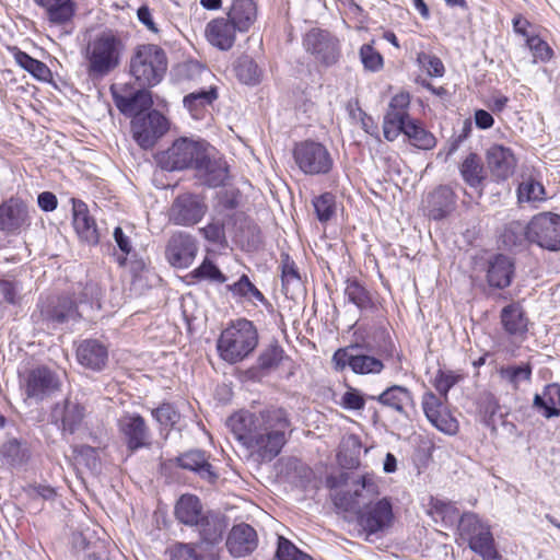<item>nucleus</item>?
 Returning <instances> with one entry per match:
<instances>
[{
    "label": "nucleus",
    "instance_id": "obj_40",
    "mask_svg": "<svg viewBox=\"0 0 560 560\" xmlns=\"http://www.w3.org/2000/svg\"><path fill=\"white\" fill-rule=\"evenodd\" d=\"M504 246L509 249L523 247L530 244L529 222L526 224L521 221L508 223L501 235Z\"/></svg>",
    "mask_w": 560,
    "mask_h": 560
},
{
    "label": "nucleus",
    "instance_id": "obj_27",
    "mask_svg": "<svg viewBox=\"0 0 560 560\" xmlns=\"http://www.w3.org/2000/svg\"><path fill=\"white\" fill-rule=\"evenodd\" d=\"M117 108L127 116L144 115L143 112L151 108L153 101L149 90L141 88L131 94L113 93Z\"/></svg>",
    "mask_w": 560,
    "mask_h": 560
},
{
    "label": "nucleus",
    "instance_id": "obj_28",
    "mask_svg": "<svg viewBox=\"0 0 560 560\" xmlns=\"http://www.w3.org/2000/svg\"><path fill=\"white\" fill-rule=\"evenodd\" d=\"M179 467L195 471L198 476L210 483L218 479L213 466L209 463L206 452L200 450H191L176 458Z\"/></svg>",
    "mask_w": 560,
    "mask_h": 560
},
{
    "label": "nucleus",
    "instance_id": "obj_19",
    "mask_svg": "<svg viewBox=\"0 0 560 560\" xmlns=\"http://www.w3.org/2000/svg\"><path fill=\"white\" fill-rule=\"evenodd\" d=\"M444 400L432 392L422 397V408L428 420L441 432L454 435L458 431V421L451 415Z\"/></svg>",
    "mask_w": 560,
    "mask_h": 560
},
{
    "label": "nucleus",
    "instance_id": "obj_21",
    "mask_svg": "<svg viewBox=\"0 0 560 560\" xmlns=\"http://www.w3.org/2000/svg\"><path fill=\"white\" fill-rule=\"evenodd\" d=\"M118 425L130 451H137L150 444V431L140 415L127 413L119 419Z\"/></svg>",
    "mask_w": 560,
    "mask_h": 560
},
{
    "label": "nucleus",
    "instance_id": "obj_36",
    "mask_svg": "<svg viewBox=\"0 0 560 560\" xmlns=\"http://www.w3.org/2000/svg\"><path fill=\"white\" fill-rule=\"evenodd\" d=\"M196 527L203 541L214 545L222 540L228 523L225 516L219 513L205 512Z\"/></svg>",
    "mask_w": 560,
    "mask_h": 560
},
{
    "label": "nucleus",
    "instance_id": "obj_23",
    "mask_svg": "<svg viewBox=\"0 0 560 560\" xmlns=\"http://www.w3.org/2000/svg\"><path fill=\"white\" fill-rule=\"evenodd\" d=\"M486 158L488 167L497 179L504 180L513 175L517 162L510 148L493 144L487 150Z\"/></svg>",
    "mask_w": 560,
    "mask_h": 560
},
{
    "label": "nucleus",
    "instance_id": "obj_60",
    "mask_svg": "<svg viewBox=\"0 0 560 560\" xmlns=\"http://www.w3.org/2000/svg\"><path fill=\"white\" fill-rule=\"evenodd\" d=\"M200 232L209 242H212L214 244L225 243L224 225L219 221H213L206 225L205 228H201Z\"/></svg>",
    "mask_w": 560,
    "mask_h": 560
},
{
    "label": "nucleus",
    "instance_id": "obj_47",
    "mask_svg": "<svg viewBox=\"0 0 560 560\" xmlns=\"http://www.w3.org/2000/svg\"><path fill=\"white\" fill-rule=\"evenodd\" d=\"M14 59L19 66L37 79H45L49 74V69L44 62L32 58L24 51L16 50Z\"/></svg>",
    "mask_w": 560,
    "mask_h": 560
},
{
    "label": "nucleus",
    "instance_id": "obj_48",
    "mask_svg": "<svg viewBox=\"0 0 560 560\" xmlns=\"http://www.w3.org/2000/svg\"><path fill=\"white\" fill-rule=\"evenodd\" d=\"M313 206L317 219L327 222L336 212V198L331 192H324L313 200Z\"/></svg>",
    "mask_w": 560,
    "mask_h": 560
},
{
    "label": "nucleus",
    "instance_id": "obj_52",
    "mask_svg": "<svg viewBox=\"0 0 560 560\" xmlns=\"http://www.w3.org/2000/svg\"><path fill=\"white\" fill-rule=\"evenodd\" d=\"M500 375L502 378L511 383L512 386L516 389L518 388V385L522 381H530L532 366L528 363L520 366H505L500 370Z\"/></svg>",
    "mask_w": 560,
    "mask_h": 560
},
{
    "label": "nucleus",
    "instance_id": "obj_51",
    "mask_svg": "<svg viewBox=\"0 0 560 560\" xmlns=\"http://www.w3.org/2000/svg\"><path fill=\"white\" fill-rule=\"evenodd\" d=\"M233 294L246 298L249 301L265 302L264 294L250 282L246 275H243L237 282L229 285Z\"/></svg>",
    "mask_w": 560,
    "mask_h": 560
},
{
    "label": "nucleus",
    "instance_id": "obj_18",
    "mask_svg": "<svg viewBox=\"0 0 560 560\" xmlns=\"http://www.w3.org/2000/svg\"><path fill=\"white\" fill-rule=\"evenodd\" d=\"M51 422L66 434L75 433L85 418V408L77 400L65 399L57 402L50 412Z\"/></svg>",
    "mask_w": 560,
    "mask_h": 560
},
{
    "label": "nucleus",
    "instance_id": "obj_13",
    "mask_svg": "<svg viewBox=\"0 0 560 560\" xmlns=\"http://www.w3.org/2000/svg\"><path fill=\"white\" fill-rule=\"evenodd\" d=\"M168 127L167 119L155 109L144 115H136L131 120L133 139L144 150L153 148L158 139L166 133Z\"/></svg>",
    "mask_w": 560,
    "mask_h": 560
},
{
    "label": "nucleus",
    "instance_id": "obj_55",
    "mask_svg": "<svg viewBox=\"0 0 560 560\" xmlns=\"http://www.w3.org/2000/svg\"><path fill=\"white\" fill-rule=\"evenodd\" d=\"M460 375L456 374L454 371H443L439 370L433 382V386L439 392L441 396H443L444 401L447 400V393L450 389L459 382Z\"/></svg>",
    "mask_w": 560,
    "mask_h": 560
},
{
    "label": "nucleus",
    "instance_id": "obj_42",
    "mask_svg": "<svg viewBox=\"0 0 560 560\" xmlns=\"http://www.w3.org/2000/svg\"><path fill=\"white\" fill-rule=\"evenodd\" d=\"M362 444L357 435H349L342 442V450L338 454L339 464L348 469L360 465V453Z\"/></svg>",
    "mask_w": 560,
    "mask_h": 560
},
{
    "label": "nucleus",
    "instance_id": "obj_39",
    "mask_svg": "<svg viewBox=\"0 0 560 560\" xmlns=\"http://www.w3.org/2000/svg\"><path fill=\"white\" fill-rule=\"evenodd\" d=\"M463 180L471 188L483 185L486 171L481 159L476 153H469L459 165Z\"/></svg>",
    "mask_w": 560,
    "mask_h": 560
},
{
    "label": "nucleus",
    "instance_id": "obj_12",
    "mask_svg": "<svg viewBox=\"0 0 560 560\" xmlns=\"http://www.w3.org/2000/svg\"><path fill=\"white\" fill-rule=\"evenodd\" d=\"M530 244L540 248L560 250V214L540 212L529 220Z\"/></svg>",
    "mask_w": 560,
    "mask_h": 560
},
{
    "label": "nucleus",
    "instance_id": "obj_38",
    "mask_svg": "<svg viewBox=\"0 0 560 560\" xmlns=\"http://www.w3.org/2000/svg\"><path fill=\"white\" fill-rule=\"evenodd\" d=\"M560 385L557 383L549 384L541 394L534 397V408L546 418L559 416L560 410Z\"/></svg>",
    "mask_w": 560,
    "mask_h": 560
},
{
    "label": "nucleus",
    "instance_id": "obj_5",
    "mask_svg": "<svg viewBox=\"0 0 560 560\" xmlns=\"http://www.w3.org/2000/svg\"><path fill=\"white\" fill-rule=\"evenodd\" d=\"M167 69L165 51L153 44L138 46L130 57L129 70L141 88L159 84Z\"/></svg>",
    "mask_w": 560,
    "mask_h": 560
},
{
    "label": "nucleus",
    "instance_id": "obj_16",
    "mask_svg": "<svg viewBox=\"0 0 560 560\" xmlns=\"http://www.w3.org/2000/svg\"><path fill=\"white\" fill-rule=\"evenodd\" d=\"M357 514L358 524L368 536L384 532L390 527L394 518L392 503L385 498L366 505Z\"/></svg>",
    "mask_w": 560,
    "mask_h": 560
},
{
    "label": "nucleus",
    "instance_id": "obj_32",
    "mask_svg": "<svg viewBox=\"0 0 560 560\" xmlns=\"http://www.w3.org/2000/svg\"><path fill=\"white\" fill-rule=\"evenodd\" d=\"M455 206V194L451 187L441 185L427 197L429 217L433 220H442L448 215Z\"/></svg>",
    "mask_w": 560,
    "mask_h": 560
},
{
    "label": "nucleus",
    "instance_id": "obj_25",
    "mask_svg": "<svg viewBox=\"0 0 560 560\" xmlns=\"http://www.w3.org/2000/svg\"><path fill=\"white\" fill-rule=\"evenodd\" d=\"M195 171L198 177L210 187L223 185L228 176L226 163L222 159L213 158L209 145H207L202 159L196 164Z\"/></svg>",
    "mask_w": 560,
    "mask_h": 560
},
{
    "label": "nucleus",
    "instance_id": "obj_50",
    "mask_svg": "<svg viewBox=\"0 0 560 560\" xmlns=\"http://www.w3.org/2000/svg\"><path fill=\"white\" fill-rule=\"evenodd\" d=\"M190 276L197 280H208L215 283H224L226 281V277L221 270L207 258L199 267L191 271Z\"/></svg>",
    "mask_w": 560,
    "mask_h": 560
},
{
    "label": "nucleus",
    "instance_id": "obj_9",
    "mask_svg": "<svg viewBox=\"0 0 560 560\" xmlns=\"http://www.w3.org/2000/svg\"><path fill=\"white\" fill-rule=\"evenodd\" d=\"M20 384L25 400L39 402L58 392L61 382L55 371L42 365L26 371Z\"/></svg>",
    "mask_w": 560,
    "mask_h": 560
},
{
    "label": "nucleus",
    "instance_id": "obj_3",
    "mask_svg": "<svg viewBox=\"0 0 560 560\" xmlns=\"http://www.w3.org/2000/svg\"><path fill=\"white\" fill-rule=\"evenodd\" d=\"M125 51L121 37L106 30L91 38L84 50L86 72L92 79H102L119 67Z\"/></svg>",
    "mask_w": 560,
    "mask_h": 560
},
{
    "label": "nucleus",
    "instance_id": "obj_54",
    "mask_svg": "<svg viewBox=\"0 0 560 560\" xmlns=\"http://www.w3.org/2000/svg\"><path fill=\"white\" fill-rule=\"evenodd\" d=\"M359 54L361 62L366 70L376 72L383 68V57L371 44L362 45Z\"/></svg>",
    "mask_w": 560,
    "mask_h": 560
},
{
    "label": "nucleus",
    "instance_id": "obj_15",
    "mask_svg": "<svg viewBox=\"0 0 560 560\" xmlns=\"http://www.w3.org/2000/svg\"><path fill=\"white\" fill-rule=\"evenodd\" d=\"M80 317L75 303L68 296H49L40 301L32 318L35 323L63 324Z\"/></svg>",
    "mask_w": 560,
    "mask_h": 560
},
{
    "label": "nucleus",
    "instance_id": "obj_24",
    "mask_svg": "<svg viewBox=\"0 0 560 560\" xmlns=\"http://www.w3.org/2000/svg\"><path fill=\"white\" fill-rule=\"evenodd\" d=\"M256 530L248 524L234 525L228 536L226 547L233 557H245L257 548Z\"/></svg>",
    "mask_w": 560,
    "mask_h": 560
},
{
    "label": "nucleus",
    "instance_id": "obj_2",
    "mask_svg": "<svg viewBox=\"0 0 560 560\" xmlns=\"http://www.w3.org/2000/svg\"><path fill=\"white\" fill-rule=\"evenodd\" d=\"M410 95L400 92L390 98L383 119V133L387 141H395L404 133L410 143L420 150H431L436 145V138L420 122L409 116Z\"/></svg>",
    "mask_w": 560,
    "mask_h": 560
},
{
    "label": "nucleus",
    "instance_id": "obj_57",
    "mask_svg": "<svg viewBox=\"0 0 560 560\" xmlns=\"http://www.w3.org/2000/svg\"><path fill=\"white\" fill-rule=\"evenodd\" d=\"M527 46L529 47L534 61L546 62L552 57V50L549 45L538 36H527Z\"/></svg>",
    "mask_w": 560,
    "mask_h": 560
},
{
    "label": "nucleus",
    "instance_id": "obj_26",
    "mask_svg": "<svg viewBox=\"0 0 560 560\" xmlns=\"http://www.w3.org/2000/svg\"><path fill=\"white\" fill-rule=\"evenodd\" d=\"M238 28L229 20L219 18L210 21L206 26L208 42L221 50H229L235 43Z\"/></svg>",
    "mask_w": 560,
    "mask_h": 560
},
{
    "label": "nucleus",
    "instance_id": "obj_49",
    "mask_svg": "<svg viewBox=\"0 0 560 560\" xmlns=\"http://www.w3.org/2000/svg\"><path fill=\"white\" fill-rule=\"evenodd\" d=\"M235 70L237 78L243 83L256 84L259 82L260 70L253 59L248 57L241 58Z\"/></svg>",
    "mask_w": 560,
    "mask_h": 560
},
{
    "label": "nucleus",
    "instance_id": "obj_53",
    "mask_svg": "<svg viewBox=\"0 0 560 560\" xmlns=\"http://www.w3.org/2000/svg\"><path fill=\"white\" fill-rule=\"evenodd\" d=\"M278 560H312V557L298 549L289 539L279 536L276 552Z\"/></svg>",
    "mask_w": 560,
    "mask_h": 560
},
{
    "label": "nucleus",
    "instance_id": "obj_11",
    "mask_svg": "<svg viewBox=\"0 0 560 560\" xmlns=\"http://www.w3.org/2000/svg\"><path fill=\"white\" fill-rule=\"evenodd\" d=\"M303 47L316 62L325 67L338 62L341 56L340 40L327 30H310L303 37Z\"/></svg>",
    "mask_w": 560,
    "mask_h": 560
},
{
    "label": "nucleus",
    "instance_id": "obj_46",
    "mask_svg": "<svg viewBox=\"0 0 560 560\" xmlns=\"http://www.w3.org/2000/svg\"><path fill=\"white\" fill-rule=\"evenodd\" d=\"M345 294L351 303L361 310L368 308L372 304L369 291L357 280L347 281Z\"/></svg>",
    "mask_w": 560,
    "mask_h": 560
},
{
    "label": "nucleus",
    "instance_id": "obj_20",
    "mask_svg": "<svg viewBox=\"0 0 560 560\" xmlns=\"http://www.w3.org/2000/svg\"><path fill=\"white\" fill-rule=\"evenodd\" d=\"M44 10V19L50 27L63 30L67 34L72 26L77 11L73 0H33Z\"/></svg>",
    "mask_w": 560,
    "mask_h": 560
},
{
    "label": "nucleus",
    "instance_id": "obj_45",
    "mask_svg": "<svg viewBox=\"0 0 560 560\" xmlns=\"http://www.w3.org/2000/svg\"><path fill=\"white\" fill-rule=\"evenodd\" d=\"M1 463L11 467L23 464L26 458V452L22 448L20 442L15 439L9 440L0 447Z\"/></svg>",
    "mask_w": 560,
    "mask_h": 560
},
{
    "label": "nucleus",
    "instance_id": "obj_59",
    "mask_svg": "<svg viewBox=\"0 0 560 560\" xmlns=\"http://www.w3.org/2000/svg\"><path fill=\"white\" fill-rule=\"evenodd\" d=\"M301 278L293 260L289 255H282V284L285 290L290 284H300Z\"/></svg>",
    "mask_w": 560,
    "mask_h": 560
},
{
    "label": "nucleus",
    "instance_id": "obj_37",
    "mask_svg": "<svg viewBox=\"0 0 560 560\" xmlns=\"http://www.w3.org/2000/svg\"><path fill=\"white\" fill-rule=\"evenodd\" d=\"M514 266L504 255H498L490 261L487 279L490 287L503 289L510 285Z\"/></svg>",
    "mask_w": 560,
    "mask_h": 560
},
{
    "label": "nucleus",
    "instance_id": "obj_58",
    "mask_svg": "<svg viewBox=\"0 0 560 560\" xmlns=\"http://www.w3.org/2000/svg\"><path fill=\"white\" fill-rule=\"evenodd\" d=\"M167 552L171 560H200L196 546L192 544L176 542L167 549Z\"/></svg>",
    "mask_w": 560,
    "mask_h": 560
},
{
    "label": "nucleus",
    "instance_id": "obj_10",
    "mask_svg": "<svg viewBox=\"0 0 560 560\" xmlns=\"http://www.w3.org/2000/svg\"><path fill=\"white\" fill-rule=\"evenodd\" d=\"M331 361L337 371H343L348 366L354 374L360 375L380 374L385 366L382 359L365 353L359 343L338 349Z\"/></svg>",
    "mask_w": 560,
    "mask_h": 560
},
{
    "label": "nucleus",
    "instance_id": "obj_31",
    "mask_svg": "<svg viewBox=\"0 0 560 560\" xmlns=\"http://www.w3.org/2000/svg\"><path fill=\"white\" fill-rule=\"evenodd\" d=\"M73 226L79 237L92 245L98 243L100 235L95 220L89 214L86 205L81 200L73 199Z\"/></svg>",
    "mask_w": 560,
    "mask_h": 560
},
{
    "label": "nucleus",
    "instance_id": "obj_43",
    "mask_svg": "<svg viewBox=\"0 0 560 560\" xmlns=\"http://www.w3.org/2000/svg\"><path fill=\"white\" fill-rule=\"evenodd\" d=\"M518 202H540L547 199L542 184L532 177L524 178L517 188Z\"/></svg>",
    "mask_w": 560,
    "mask_h": 560
},
{
    "label": "nucleus",
    "instance_id": "obj_7",
    "mask_svg": "<svg viewBox=\"0 0 560 560\" xmlns=\"http://www.w3.org/2000/svg\"><path fill=\"white\" fill-rule=\"evenodd\" d=\"M205 141L179 138L158 155L159 165L166 171H179L192 167L202 159L207 148Z\"/></svg>",
    "mask_w": 560,
    "mask_h": 560
},
{
    "label": "nucleus",
    "instance_id": "obj_34",
    "mask_svg": "<svg viewBox=\"0 0 560 560\" xmlns=\"http://www.w3.org/2000/svg\"><path fill=\"white\" fill-rule=\"evenodd\" d=\"M205 514L203 506L198 497L194 494H183L177 500L174 508L176 520L186 526H196L200 523Z\"/></svg>",
    "mask_w": 560,
    "mask_h": 560
},
{
    "label": "nucleus",
    "instance_id": "obj_62",
    "mask_svg": "<svg viewBox=\"0 0 560 560\" xmlns=\"http://www.w3.org/2000/svg\"><path fill=\"white\" fill-rule=\"evenodd\" d=\"M282 359V350L278 346H272L266 349L259 355V365L262 369H270L277 366Z\"/></svg>",
    "mask_w": 560,
    "mask_h": 560
},
{
    "label": "nucleus",
    "instance_id": "obj_6",
    "mask_svg": "<svg viewBox=\"0 0 560 560\" xmlns=\"http://www.w3.org/2000/svg\"><path fill=\"white\" fill-rule=\"evenodd\" d=\"M458 533L483 560H495L499 557L490 526L477 514L464 513L458 521Z\"/></svg>",
    "mask_w": 560,
    "mask_h": 560
},
{
    "label": "nucleus",
    "instance_id": "obj_41",
    "mask_svg": "<svg viewBox=\"0 0 560 560\" xmlns=\"http://www.w3.org/2000/svg\"><path fill=\"white\" fill-rule=\"evenodd\" d=\"M501 320L505 330L511 335L523 334L527 330V319L518 305L505 306L501 312Z\"/></svg>",
    "mask_w": 560,
    "mask_h": 560
},
{
    "label": "nucleus",
    "instance_id": "obj_4",
    "mask_svg": "<svg viewBox=\"0 0 560 560\" xmlns=\"http://www.w3.org/2000/svg\"><path fill=\"white\" fill-rule=\"evenodd\" d=\"M257 343L258 332L254 324L242 318L232 323L221 332L217 348L224 361L236 363L248 357Z\"/></svg>",
    "mask_w": 560,
    "mask_h": 560
},
{
    "label": "nucleus",
    "instance_id": "obj_29",
    "mask_svg": "<svg viewBox=\"0 0 560 560\" xmlns=\"http://www.w3.org/2000/svg\"><path fill=\"white\" fill-rule=\"evenodd\" d=\"M77 358L83 366L100 371L108 360V350L106 346L95 339L82 341L77 349Z\"/></svg>",
    "mask_w": 560,
    "mask_h": 560
},
{
    "label": "nucleus",
    "instance_id": "obj_33",
    "mask_svg": "<svg viewBox=\"0 0 560 560\" xmlns=\"http://www.w3.org/2000/svg\"><path fill=\"white\" fill-rule=\"evenodd\" d=\"M28 223V211L26 205L11 198L0 206V230L15 231Z\"/></svg>",
    "mask_w": 560,
    "mask_h": 560
},
{
    "label": "nucleus",
    "instance_id": "obj_14",
    "mask_svg": "<svg viewBox=\"0 0 560 560\" xmlns=\"http://www.w3.org/2000/svg\"><path fill=\"white\" fill-rule=\"evenodd\" d=\"M378 494V487L371 476H360L352 482L351 489L338 492L335 495V504L345 511L358 512L373 504V499Z\"/></svg>",
    "mask_w": 560,
    "mask_h": 560
},
{
    "label": "nucleus",
    "instance_id": "obj_8",
    "mask_svg": "<svg viewBox=\"0 0 560 560\" xmlns=\"http://www.w3.org/2000/svg\"><path fill=\"white\" fill-rule=\"evenodd\" d=\"M293 159L301 172L312 176L328 174L334 166L328 149L312 140L296 143L293 149Z\"/></svg>",
    "mask_w": 560,
    "mask_h": 560
},
{
    "label": "nucleus",
    "instance_id": "obj_22",
    "mask_svg": "<svg viewBox=\"0 0 560 560\" xmlns=\"http://www.w3.org/2000/svg\"><path fill=\"white\" fill-rule=\"evenodd\" d=\"M206 212L205 205L197 196L186 194L178 196L171 208V219L178 225H192L201 220Z\"/></svg>",
    "mask_w": 560,
    "mask_h": 560
},
{
    "label": "nucleus",
    "instance_id": "obj_30",
    "mask_svg": "<svg viewBox=\"0 0 560 560\" xmlns=\"http://www.w3.org/2000/svg\"><path fill=\"white\" fill-rule=\"evenodd\" d=\"M369 398L376 400L382 406L388 407L405 417L408 416V407L413 406L411 392L407 387L400 385L389 386L380 395L369 396Z\"/></svg>",
    "mask_w": 560,
    "mask_h": 560
},
{
    "label": "nucleus",
    "instance_id": "obj_63",
    "mask_svg": "<svg viewBox=\"0 0 560 560\" xmlns=\"http://www.w3.org/2000/svg\"><path fill=\"white\" fill-rule=\"evenodd\" d=\"M432 508L435 511V513L442 517L443 521L453 523L457 518V509L451 502L435 500L432 503Z\"/></svg>",
    "mask_w": 560,
    "mask_h": 560
},
{
    "label": "nucleus",
    "instance_id": "obj_1",
    "mask_svg": "<svg viewBox=\"0 0 560 560\" xmlns=\"http://www.w3.org/2000/svg\"><path fill=\"white\" fill-rule=\"evenodd\" d=\"M226 424L246 448L266 462L280 454L291 433L290 420L281 408L259 413L240 411L232 415Z\"/></svg>",
    "mask_w": 560,
    "mask_h": 560
},
{
    "label": "nucleus",
    "instance_id": "obj_61",
    "mask_svg": "<svg viewBox=\"0 0 560 560\" xmlns=\"http://www.w3.org/2000/svg\"><path fill=\"white\" fill-rule=\"evenodd\" d=\"M365 400L359 390L349 388L341 397V406L349 410H362Z\"/></svg>",
    "mask_w": 560,
    "mask_h": 560
},
{
    "label": "nucleus",
    "instance_id": "obj_44",
    "mask_svg": "<svg viewBox=\"0 0 560 560\" xmlns=\"http://www.w3.org/2000/svg\"><path fill=\"white\" fill-rule=\"evenodd\" d=\"M217 98V89L210 88L209 90H199L186 95L184 97V105L194 117H198L200 109L211 105Z\"/></svg>",
    "mask_w": 560,
    "mask_h": 560
},
{
    "label": "nucleus",
    "instance_id": "obj_64",
    "mask_svg": "<svg viewBox=\"0 0 560 560\" xmlns=\"http://www.w3.org/2000/svg\"><path fill=\"white\" fill-rule=\"evenodd\" d=\"M38 207L45 211L50 212L57 208V197L50 191L40 192L37 197Z\"/></svg>",
    "mask_w": 560,
    "mask_h": 560
},
{
    "label": "nucleus",
    "instance_id": "obj_17",
    "mask_svg": "<svg viewBox=\"0 0 560 560\" xmlns=\"http://www.w3.org/2000/svg\"><path fill=\"white\" fill-rule=\"evenodd\" d=\"M198 245L196 240L184 232L173 234L165 248V258L174 268H188L196 258Z\"/></svg>",
    "mask_w": 560,
    "mask_h": 560
},
{
    "label": "nucleus",
    "instance_id": "obj_56",
    "mask_svg": "<svg viewBox=\"0 0 560 560\" xmlns=\"http://www.w3.org/2000/svg\"><path fill=\"white\" fill-rule=\"evenodd\" d=\"M152 417L164 427H173L179 421V413L173 405L164 402L151 411Z\"/></svg>",
    "mask_w": 560,
    "mask_h": 560
},
{
    "label": "nucleus",
    "instance_id": "obj_35",
    "mask_svg": "<svg viewBox=\"0 0 560 560\" xmlns=\"http://www.w3.org/2000/svg\"><path fill=\"white\" fill-rule=\"evenodd\" d=\"M228 19L238 28L240 33L247 32L257 19V7L254 0H233Z\"/></svg>",
    "mask_w": 560,
    "mask_h": 560
}]
</instances>
